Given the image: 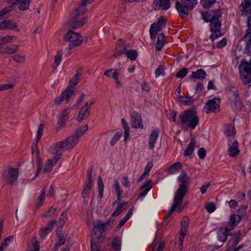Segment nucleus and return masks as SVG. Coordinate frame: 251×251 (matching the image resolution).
Instances as JSON below:
<instances>
[{
    "instance_id": "1",
    "label": "nucleus",
    "mask_w": 251,
    "mask_h": 251,
    "mask_svg": "<svg viewBox=\"0 0 251 251\" xmlns=\"http://www.w3.org/2000/svg\"><path fill=\"white\" fill-rule=\"evenodd\" d=\"M203 20L206 22H210V30L214 32L210 36V39L214 41L216 38L222 36L220 31L221 22L219 18L222 14L219 9L210 10L202 13Z\"/></svg>"
},
{
    "instance_id": "2",
    "label": "nucleus",
    "mask_w": 251,
    "mask_h": 251,
    "mask_svg": "<svg viewBox=\"0 0 251 251\" xmlns=\"http://www.w3.org/2000/svg\"><path fill=\"white\" fill-rule=\"evenodd\" d=\"M240 15L247 17L248 28L244 39L247 43L246 50L251 51V0H245L240 5Z\"/></svg>"
},
{
    "instance_id": "3",
    "label": "nucleus",
    "mask_w": 251,
    "mask_h": 251,
    "mask_svg": "<svg viewBox=\"0 0 251 251\" xmlns=\"http://www.w3.org/2000/svg\"><path fill=\"white\" fill-rule=\"evenodd\" d=\"M178 181L181 183L175 194V204L173 208L179 203H182L183 198L188 191L190 177L185 171H182L178 177Z\"/></svg>"
},
{
    "instance_id": "4",
    "label": "nucleus",
    "mask_w": 251,
    "mask_h": 251,
    "mask_svg": "<svg viewBox=\"0 0 251 251\" xmlns=\"http://www.w3.org/2000/svg\"><path fill=\"white\" fill-rule=\"evenodd\" d=\"M180 123L182 128L194 129L199 124V119L195 111L188 109L181 113L179 116Z\"/></svg>"
},
{
    "instance_id": "5",
    "label": "nucleus",
    "mask_w": 251,
    "mask_h": 251,
    "mask_svg": "<svg viewBox=\"0 0 251 251\" xmlns=\"http://www.w3.org/2000/svg\"><path fill=\"white\" fill-rule=\"evenodd\" d=\"M88 129V126L87 125L77 128L72 135L69 136L63 141L65 148L67 150H72L73 149L77 144L79 138L82 136Z\"/></svg>"
},
{
    "instance_id": "6",
    "label": "nucleus",
    "mask_w": 251,
    "mask_h": 251,
    "mask_svg": "<svg viewBox=\"0 0 251 251\" xmlns=\"http://www.w3.org/2000/svg\"><path fill=\"white\" fill-rule=\"evenodd\" d=\"M19 176V169L11 166H7L2 174V178L10 185L17 181Z\"/></svg>"
},
{
    "instance_id": "7",
    "label": "nucleus",
    "mask_w": 251,
    "mask_h": 251,
    "mask_svg": "<svg viewBox=\"0 0 251 251\" xmlns=\"http://www.w3.org/2000/svg\"><path fill=\"white\" fill-rule=\"evenodd\" d=\"M64 40L71 43V46H69L70 50L73 48L79 46L83 41V37L80 34L70 30L67 33L64 35Z\"/></svg>"
},
{
    "instance_id": "8",
    "label": "nucleus",
    "mask_w": 251,
    "mask_h": 251,
    "mask_svg": "<svg viewBox=\"0 0 251 251\" xmlns=\"http://www.w3.org/2000/svg\"><path fill=\"white\" fill-rule=\"evenodd\" d=\"M175 7L177 10L179 16L183 18H186L189 14L190 11L192 10L194 8L190 7L189 5L183 3L182 2H179L176 1V2Z\"/></svg>"
},
{
    "instance_id": "9",
    "label": "nucleus",
    "mask_w": 251,
    "mask_h": 251,
    "mask_svg": "<svg viewBox=\"0 0 251 251\" xmlns=\"http://www.w3.org/2000/svg\"><path fill=\"white\" fill-rule=\"evenodd\" d=\"M78 19V14L73 15L71 19L68 22L69 28L72 30V29H76L79 28L85 24L87 21V18H84L81 20L77 21Z\"/></svg>"
},
{
    "instance_id": "10",
    "label": "nucleus",
    "mask_w": 251,
    "mask_h": 251,
    "mask_svg": "<svg viewBox=\"0 0 251 251\" xmlns=\"http://www.w3.org/2000/svg\"><path fill=\"white\" fill-rule=\"evenodd\" d=\"M75 95V93H74L73 90H72L70 88H67V89L62 93L60 96L56 99L54 104L59 105L64 100H66V102H68L69 98Z\"/></svg>"
},
{
    "instance_id": "11",
    "label": "nucleus",
    "mask_w": 251,
    "mask_h": 251,
    "mask_svg": "<svg viewBox=\"0 0 251 251\" xmlns=\"http://www.w3.org/2000/svg\"><path fill=\"white\" fill-rule=\"evenodd\" d=\"M225 93L227 95L228 100L240 97L238 88L234 86L229 85L226 87Z\"/></svg>"
},
{
    "instance_id": "12",
    "label": "nucleus",
    "mask_w": 251,
    "mask_h": 251,
    "mask_svg": "<svg viewBox=\"0 0 251 251\" xmlns=\"http://www.w3.org/2000/svg\"><path fill=\"white\" fill-rule=\"evenodd\" d=\"M132 119L131 126L134 128L143 129L144 127L140 115L135 111L132 112L131 114Z\"/></svg>"
},
{
    "instance_id": "13",
    "label": "nucleus",
    "mask_w": 251,
    "mask_h": 251,
    "mask_svg": "<svg viewBox=\"0 0 251 251\" xmlns=\"http://www.w3.org/2000/svg\"><path fill=\"white\" fill-rule=\"evenodd\" d=\"M90 115V110L88 108V104L85 103L79 109L76 120L78 123H81L83 120L87 119Z\"/></svg>"
},
{
    "instance_id": "14",
    "label": "nucleus",
    "mask_w": 251,
    "mask_h": 251,
    "mask_svg": "<svg viewBox=\"0 0 251 251\" xmlns=\"http://www.w3.org/2000/svg\"><path fill=\"white\" fill-rule=\"evenodd\" d=\"M153 6L155 10H167L171 6L170 0H154Z\"/></svg>"
},
{
    "instance_id": "15",
    "label": "nucleus",
    "mask_w": 251,
    "mask_h": 251,
    "mask_svg": "<svg viewBox=\"0 0 251 251\" xmlns=\"http://www.w3.org/2000/svg\"><path fill=\"white\" fill-rule=\"evenodd\" d=\"M31 0H9V3H12L13 5L19 4V9L22 11L27 10L29 8Z\"/></svg>"
},
{
    "instance_id": "16",
    "label": "nucleus",
    "mask_w": 251,
    "mask_h": 251,
    "mask_svg": "<svg viewBox=\"0 0 251 251\" xmlns=\"http://www.w3.org/2000/svg\"><path fill=\"white\" fill-rule=\"evenodd\" d=\"M111 221V218H110L108 221L106 222L105 223H102L101 221H99L97 225H95L94 226V228L93 229V234L96 233L97 234V231H99L100 233H103L105 232L106 230L107 226L109 225L110 222Z\"/></svg>"
},
{
    "instance_id": "17",
    "label": "nucleus",
    "mask_w": 251,
    "mask_h": 251,
    "mask_svg": "<svg viewBox=\"0 0 251 251\" xmlns=\"http://www.w3.org/2000/svg\"><path fill=\"white\" fill-rule=\"evenodd\" d=\"M81 75V73L77 71L69 81V85L67 88H70L72 90H73L74 93H75L74 86L77 85L80 82Z\"/></svg>"
},
{
    "instance_id": "18",
    "label": "nucleus",
    "mask_w": 251,
    "mask_h": 251,
    "mask_svg": "<svg viewBox=\"0 0 251 251\" xmlns=\"http://www.w3.org/2000/svg\"><path fill=\"white\" fill-rule=\"evenodd\" d=\"M229 104L234 111H241L243 108V102L240 98L229 100Z\"/></svg>"
},
{
    "instance_id": "19",
    "label": "nucleus",
    "mask_w": 251,
    "mask_h": 251,
    "mask_svg": "<svg viewBox=\"0 0 251 251\" xmlns=\"http://www.w3.org/2000/svg\"><path fill=\"white\" fill-rule=\"evenodd\" d=\"M231 227H226L220 229L218 232V240L222 242H225L228 235H231L229 232L231 230Z\"/></svg>"
},
{
    "instance_id": "20",
    "label": "nucleus",
    "mask_w": 251,
    "mask_h": 251,
    "mask_svg": "<svg viewBox=\"0 0 251 251\" xmlns=\"http://www.w3.org/2000/svg\"><path fill=\"white\" fill-rule=\"evenodd\" d=\"M159 133V129L155 128L152 130L150 135L149 140V148L151 150L154 147L155 143L158 137Z\"/></svg>"
},
{
    "instance_id": "21",
    "label": "nucleus",
    "mask_w": 251,
    "mask_h": 251,
    "mask_svg": "<svg viewBox=\"0 0 251 251\" xmlns=\"http://www.w3.org/2000/svg\"><path fill=\"white\" fill-rule=\"evenodd\" d=\"M55 223V221H50L47 227L41 228L40 231V237L42 239H44L46 236L51 231Z\"/></svg>"
},
{
    "instance_id": "22",
    "label": "nucleus",
    "mask_w": 251,
    "mask_h": 251,
    "mask_svg": "<svg viewBox=\"0 0 251 251\" xmlns=\"http://www.w3.org/2000/svg\"><path fill=\"white\" fill-rule=\"evenodd\" d=\"M230 146L228 149V153L230 157H235L239 154L240 150L238 149V143L236 140L234 141L231 145L228 144Z\"/></svg>"
},
{
    "instance_id": "23",
    "label": "nucleus",
    "mask_w": 251,
    "mask_h": 251,
    "mask_svg": "<svg viewBox=\"0 0 251 251\" xmlns=\"http://www.w3.org/2000/svg\"><path fill=\"white\" fill-rule=\"evenodd\" d=\"M63 148H65L63 141L59 142L50 147L49 151L50 153L55 154L62 153L61 151Z\"/></svg>"
},
{
    "instance_id": "24",
    "label": "nucleus",
    "mask_w": 251,
    "mask_h": 251,
    "mask_svg": "<svg viewBox=\"0 0 251 251\" xmlns=\"http://www.w3.org/2000/svg\"><path fill=\"white\" fill-rule=\"evenodd\" d=\"M34 150H37L36 155H37V157L38 164H37V169L36 172L35 176L31 180H34L36 177H37L38 176L39 174L40 173V172L42 168V162L41 158H40L39 151L37 149V145L36 144L35 146H33L32 148V153H33V151Z\"/></svg>"
},
{
    "instance_id": "25",
    "label": "nucleus",
    "mask_w": 251,
    "mask_h": 251,
    "mask_svg": "<svg viewBox=\"0 0 251 251\" xmlns=\"http://www.w3.org/2000/svg\"><path fill=\"white\" fill-rule=\"evenodd\" d=\"M70 110L71 108H67L62 112L61 116L58 120V125L60 127H63L65 126L66 121L69 118L68 115Z\"/></svg>"
},
{
    "instance_id": "26",
    "label": "nucleus",
    "mask_w": 251,
    "mask_h": 251,
    "mask_svg": "<svg viewBox=\"0 0 251 251\" xmlns=\"http://www.w3.org/2000/svg\"><path fill=\"white\" fill-rule=\"evenodd\" d=\"M206 107L208 110L213 112L219 111V104L214 99L208 100L206 103Z\"/></svg>"
},
{
    "instance_id": "27",
    "label": "nucleus",
    "mask_w": 251,
    "mask_h": 251,
    "mask_svg": "<svg viewBox=\"0 0 251 251\" xmlns=\"http://www.w3.org/2000/svg\"><path fill=\"white\" fill-rule=\"evenodd\" d=\"M235 133L236 130L233 126L231 125L226 126L225 134L228 138L229 141H231L234 138Z\"/></svg>"
},
{
    "instance_id": "28",
    "label": "nucleus",
    "mask_w": 251,
    "mask_h": 251,
    "mask_svg": "<svg viewBox=\"0 0 251 251\" xmlns=\"http://www.w3.org/2000/svg\"><path fill=\"white\" fill-rule=\"evenodd\" d=\"M151 180H149L146 182L144 183V184L141 187L140 190H143V191L139 194L138 198L144 197L149 190L151 188Z\"/></svg>"
},
{
    "instance_id": "29",
    "label": "nucleus",
    "mask_w": 251,
    "mask_h": 251,
    "mask_svg": "<svg viewBox=\"0 0 251 251\" xmlns=\"http://www.w3.org/2000/svg\"><path fill=\"white\" fill-rule=\"evenodd\" d=\"M100 236H98L97 234L95 233L92 235L91 243V250L92 251H100V248L99 247L97 244L99 243V237Z\"/></svg>"
},
{
    "instance_id": "30",
    "label": "nucleus",
    "mask_w": 251,
    "mask_h": 251,
    "mask_svg": "<svg viewBox=\"0 0 251 251\" xmlns=\"http://www.w3.org/2000/svg\"><path fill=\"white\" fill-rule=\"evenodd\" d=\"M196 144V141L195 139L194 138H192L190 143L186 148V149L184 151V154L185 156H189L192 154L194 151Z\"/></svg>"
},
{
    "instance_id": "31",
    "label": "nucleus",
    "mask_w": 251,
    "mask_h": 251,
    "mask_svg": "<svg viewBox=\"0 0 251 251\" xmlns=\"http://www.w3.org/2000/svg\"><path fill=\"white\" fill-rule=\"evenodd\" d=\"M18 50L19 46L16 45H14L12 46H7L2 50H1V47H0V53L4 54H13L17 51Z\"/></svg>"
},
{
    "instance_id": "32",
    "label": "nucleus",
    "mask_w": 251,
    "mask_h": 251,
    "mask_svg": "<svg viewBox=\"0 0 251 251\" xmlns=\"http://www.w3.org/2000/svg\"><path fill=\"white\" fill-rule=\"evenodd\" d=\"M182 168V163L180 162H177L171 165L168 170V173L169 174H173L179 171Z\"/></svg>"
},
{
    "instance_id": "33",
    "label": "nucleus",
    "mask_w": 251,
    "mask_h": 251,
    "mask_svg": "<svg viewBox=\"0 0 251 251\" xmlns=\"http://www.w3.org/2000/svg\"><path fill=\"white\" fill-rule=\"evenodd\" d=\"M62 52L61 50L58 51L54 56V61L52 64V70L55 72L57 67L59 65L62 60Z\"/></svg>"
},
{
    "instance_id": "34",
    "label": "nucleus",
    "mask_w": 251,
    "mask_h": 251,
    "mask_svg": "<svg viewBox=\"0 0 251 251\" xmlns=\"http://www.w3.org/2000/svg\"><path fill=\"white\" fill-rule=\"evenodd\" d=\"M167 20L163 16H161L158 19L157 22L156 23H153L151 25H153L154 29H156L157 31H160L162 25H166Z\"/></svg>"
},
{
    "instance_id": "35",
    "label": "nucleus",
    "mask_w": 251,
    "mask_h": 251,
    "mask_svg": "<svg viewBox=\"0 0 251 251\" xmlns=\"http://www.w3.org/2000/svg\"><path fill=\"white\" fill-rule=\"evenodd\" d=\"M127 204V202L125 201L120 203L119 205L116 208L115 211L112 213V216L115 217L120 214L122 211L126 209Z\"/></svg>"
},
{
    "instance_id": "36",
    "label": "nucleus",
    "mask_w": 251,
    "mask_h": 251,
    "mask_svg": "<svg viewBox=\"0 0 251 251\" xmlns=\"http://www.w3.org/2000/svg\"><path fill=\"white\" fill-rule=\"evenodd\" d=\"M206 75V73L202 69H199L196 72H193L190 76L191 78H205Z\"/></svg>"
},
{
    "instance_id": "37",
    "label": "nucleus",
    "mask_w": 251,
    "mask_h": 251,
    "mask_svg": "<svg viewBox=\"0 0 251 251\" xmlns=\"http://www.w3.org/2000/svg\"><path fill=\"white\" fill-rule=\"evenodd\" d=\"M165 36L163 33L158 35L157 40L155 45V48L157 50H160L164 45Z\"/></svg>"
},
{
    "instance_id": "38",
    "label": "nucleus",
    "mask_w": 251,
    "mask_h": 251,
    "mask_svg": "<svg viewBox=\"0 0 251 251\" xmlns=\"http://www.w3.org/2000/svg\"><path fill=\"white\" fill-rule=\"evenodd\" d=\"M111 247L115 251H120L121 248V240L119 238H115L112 243Z\"/></svg>"
},
{
    "instance_id": "39",
    "label": "nucleus",
    "mask_w": 251,
    "mask_h": 251,
    "mask_svg": "<svg viewBox=\"0 0 251 251\" xmlns=\"http://www.w3.org/2000/svg\"><path fill=\"white\" fill-rule=\"evenodd\" d=\"M6 29L12 30L15 29L16 31L19 32L20 29L18 28L17 24L16 23L10 20H5Z\"/></svg>"
},
{
    "instance_id": "40",
    "label": "nucleus",
    "mask_w": 251,
    "mask_h": 251,
    "mask_svg": "<svg viewBox=\"0 0 251 251\" xmlns=\"http://www.w3.org/2000/svg\"><path fill=\"white\" fill-rule=\"evenodd\" d=\"M16 40L17 37L15 36H7L2 38H0V45L12 43Z\"/></svg>"
},
{
    "instance_id": "41",
    "label": "nucleus",
    "mask_w": 251,
    "mask_h": 251,
    "mask_svg": "<svg viewBox=\"0 0 251 251\" xmlns=\"http://www.w3.org/2000/svg\"><path fill=\"white\" fill-rule=\"evenodd\" d=\"M241 218L238 215L232 214L230 217V224L232 226L235 227L237 226Z\"/></svg>"
},
{
    "instance_id": "42",
    "label": "nucleus",
    "mask_w": 251,
    "mask_h": 251,
    "mask_svg": "<svg viewBox=\"0 0 251 251\" xmlns=\"http://www.w3.org/2000/svg\"><path fill=\"white\" fill-rule=\"evenodd\" d=\"M181 204H182V203H179L178 205H176V207H175V208H173V206L175 204V198H174V203H173L172 206H171L170 212H169V214L164 218V219H168V218L169 217H170L172 215V214L173 213V212H174L175 210H178L179 212L181 211L183 209V207L181 206Z\"/></svg>"
},
{
    "instance_id": "43",
    "label": "nucleus",
    "mask_w": 251,
    "mask_h": 251,
    "mask_svg": "<svg viewBox=\"0 0 251 251\" xmlns=\"http://www.w3.org/2000/svg\"><path fill=\"white\" fill-rule=\"evenodd\" d=\"M239 242V241L238 240V239H236L234 237H232L229 241H228V244L227 248V251H232L233 250H234L235 248H234V247H235Z\"/></svg>"
},
{
    "instance_id": "44",
    "label": "nucleus",
    "mask_w": 251,
    "mask_h": 251,
    "mask_svg": "<svg viewBox=\"0 0 251 251\" xmlns=\"http://www.w3.org/2000/svg\"><path fill=\"white\" fill-rule=\"evenodd\" d=\"M92 186L86 185L82 193V196L84 201H87L89 200V196L90 194Z\"/></svg>"
},
{
    "instance_id": "45",
    "label": "nucleus",
    "mask_w": 251,
    "mask_h": 251,
    "mask_svg": "<svg viewBox=\"0 0 251 251\" xmlns=\"http://www.w3.org/2000/svg\"><path fill=\"white\" fill-rule=\"evenodd\" d=\"M39 242L36 240V238H33L31 240V245L30 247V251H39Z\"/></svg>"
},
{
    "instance_id": "46",
    "label": "nucleus",
    "mask_w": 251,
    "mask_h": 251,
    "mask_svg": "<svg viewBox=\"0 0 251 251\" xmlns=\"http://www.w3.org/2000/svg\"><path fill=\"white\" fill-rule=\"evenodd\" d=\"M86 5V4H83V3H82V2H81V4L77 8L75 9L74 10V15L78 14L79 16L81 14H84L86 10V8L85 7Z\"/></svg>"
},
{
    "instance_id": "47",
    "label": "nucleus",
    "mask_w": 251,
    "mask_h": 251,
    "mask_svg": "<svg viewBox=\"0 0 251 251\" xmlns=\"http://www.w3.org/2000/svg\"><path fill=\"white\" fill-rule=\"evenodd\" d=\"M178 99L181 103L185 105H190L194 102V100L192 97H183L180 96L179 97Z\"/></svg>"
},
{
    "instance_id": "48",
    "label": "nucleus",
    "mask_w": 251,
    "mask_h": 251,
    "mask_svg": "<svg viewBox=\"0 0 251 251\" xmlns=\"http://www.w3.org/2000/svg\"><path fill=\"white\" fill-rule=\"evenodd\" d=\"M62 153H57L55 156L48 160V162L50 163L52 167L55 166L57 162L61 159L62 157Z\"/></svg>"
},
{
    "instance_id": "49",
    "label": "nucleus",
    "mask_w": 251,
    "mask_h": 251,
    "mask_svg": "<svg viewBox=\"0 0 251 251\" xmlns=\"http://www.w3.org/2000/svg\"><path fill=\"white\" fill-rule=\"evenodd\" d=\"M125 54L128 58L131 60H135L137 58V53L136 50H130L125 51Z\"/></svg>"
},
{
    "instance_id": "50",
    "label": "nucleus",
    "mask_w": 251,
    "mask_h": 251,
    "mask_svg": "<svg viewBox=\"0 0 251 251\" xmlns=\"http://www.w3.org/2000/svg\"><path fill=\"white\" fill-rule=\"evenodd\" d=\"M11 58L18 63H23L25 60V56L19 54H16L12 56Z\"/></svg>"
},
{
    "instance_id": "51",
    "label": "nucleus",
    "mask_w": 251,
    "mask_h": 251,
    "mask_svg": "<svg viewBox=\"0 0 251 251\" xmlns=\"http://www.w3.org/2000/svg\"><path fill=\"white\" fill-rule=\"evenodd\" d=\"M98 181L99 184V197L101 199L103 197V191L104 189V185L102 178L100 176L99 177Z\"/></svg>"
},
{
    "instance_id": "52",
    "label": "nucleus",
    "mask_w": 251,
    "mask_h": 251,
    "mask_svg": "<svg viewBox=\"0 0 251 251\" xmlns=\"http://www.w3.org/2000/svg\"><path fill=\"white\" fill-rule=\"evenodd\" d=\"M45 192L46 188L44 187L41 191L40 196L38 198L37 202V205L38 206H40L43 204L45 198Z\"/></svg>"
},
{
    "instance_id": "53",
    "label": "nucleus",
    "mask_w": 251,
    "mask_h": 251,
    "mask_svg": "<svg viewBox=\"0 0 251 251\" xmlns=\"http://www.w3.org/2000/svg\"><path fill=\"white\" fill-rule=\"evenodd\" d=\"M216 1V0H201V4L204 8H210Z\"/></svg>"
},
{
    "instance_id": "54",
    "label": "nucleus",
    "mask_w": 251,
    "mask_h": 251,
    "mask_svg": "<svg viewBox=\"0 0 251 251\" xmlns=\"http://www.w3.org/2000/svg\"><path fill=\"white\" fill-rule=\"evenodd\" d=\"M248 205L245 204L241 206L238 210V214L240 218L244 217L247 213V209L248 208Z\"/></svg>"
},
{
    "instance_id": "55",
    "label": "nucleus",
    "mask_w": 251,
    "mask_h": 251,
    "mask_svg": "<svg viewBox=\"0 0 251 251\" xmlns=\"http://www.w3.org/2000/svg\"><path fill=\"white\" fill-rule=\"evenodd\" d=\"M115 188L116 192L117 193V201H121V195L122 194V191L121 190V187L119 184L117 180L115 181Z\"/></svg>"
},
{
    "instance_id": "56",
    "label": "nucleus",
    "mask_w": 251,
    "mask_h": 251,
    "mask_svg": "<svg viewBox=\"0 0 251 251\" xmlns=\"http://www.w3.org/2000/svg\"><path fill=\"white\" fill-rule=\"evenodd\" d=\"M123 132H119L116 133L110 141V145L113 146L120 138L122 136Z\"/></svg>"
},
{
    "instance_id": "57",
    "label": "nucleus",
    "mask_w": 251,
    "mask_h": 251,
    "mask_svg": "<svg viewBox=\"0 0 251 251\" xmlns=\"http://www.w3.org/2000/svg\"><path fill=\"white\" fill-rule=\"evenodd\" d=\"M119 73L117 71H114V72L112 74L111 77L115 80L116 83L117 87L120 88L122 86V84L119 80Z\"/></svg>"
},
{
    "instance_id": "58",
    "label": "nucleus",
    "mask_w": 251,
    "mask_h": 251,
    "mask_svg": "<svg viewBox=\"0 0 251 251\" xmlns=\"http://www.w3.org/2000/svg\"><path fill=\"white\" fill-rule=\"evenodd\" d=\"M188 227V222L187 221H182L181 223L180 233L182 234H186Z\"/></svg>"
},
{
    "instance_id": "59",
    "label": "nucleus",
    "mask_w": 251,
    "mask_h": 251,
    "mask_svg": "<svg viewBox=\"0 0 251 251\" xmlns=\"http://www.w3.org/2000/svg\"><path fill=\"white\" fill-rule=\"evenodd\" d=\"M188 73V70L186 68L180 69L176 74V77L177 78H183Z\"/></svg>"
},
{
    "instance_id": "60",
    "label": "nucleus",
    "mask_w": 251,
    "mask_h": 251,
    "mask_svg": "<svg viewBox=\"0 0 251 251\" xmlns=\"http://www.w3.org/2000/svg\"><path fill=\"white\" fill-rule=\"evenodd\" d=\"M205 208L208 212L211 213L215 211L216 206L213 202H209L205 204Z\"/></svg>"
},
{
    "instance_id": "61",
    "label": "nucleus",
    "mask_w": 251,
    "mask_h": 251,
    "mask_svg": "<svg viewBox=\"0 0 251 251\" xmlns=\"http://www.w3.org/2000/svg\"><path fill=\"white\" fill-rule=\"evenodd\" d=\"M155 76L156 77H158L160 75H165L164 67L162 65H159L158 67L155 70Z\"/></svg>"
},
{
    "instance_id": "62",
    "label": "nucleus",
    "mask_w": 251,
    "mask_h": 251,
    "mask_svg": "<svg viewBox=\"0 0 251 251\" xmlns=\"http://www.w3.org/2000/svg\"><path fill=\"white\" fill-rule=\"evenodd\" d=\"M181 2L194 8L197 3V0H181Z\"/></svg>"
},
{
    "instance_id": "63",
    "label": "nucleus",
    "mask_w": 251,
    "mask_h": 251,
    "mask_svg": "<svg viewBox=\"0 0 251 251\" xmlns=\"http://www.w3.org/2000/svg\"><path fill=\"white\" fill-rule=\"evenodd\" d=\"M116 49H118V50H122L124 51H126V47L125 44V43L122 41L121 39H119L116 45Z\"/></svg>"
},
{
    "instance_id": "64",
    "label": "nucleus",
    "mask_w": 251,
    "mask_h": 251,
    "mask_svg": "<svg viewBox=\"0 0 251 251\" xmlns=\"http://www.w3.org/2000/svg\"><path fill=\"white\" fill-rule=\"evenodd\" d=\"M68 212L64 211L62 213L61 216L59 219V223L60 225H64L65 220L67 218Z\"/></svg>"
}]
</instances>
